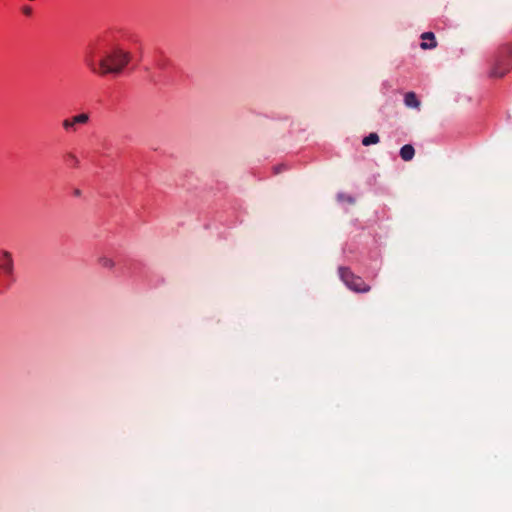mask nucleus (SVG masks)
<instances>
[{
  "instance_id": "obj_6",
  "label": "nucleus",
  "mask_w": 512,
  "mask_h": 512,
  "mask_svg": "<svg viewBox=\"0 0 512 512\" xmlns=\"http://www.w3.org/2000/svg\"><path fill=\"white\" fill-rule=\"evenodd\" d=\"M13 268L12 257L8 252H4L0 257V269L6 273H10Z\"/></svg>"
},
{
  "instance_id": "obj_9",
  "label": "nucleus",
  "mask_w": 512,
  "mask_h": 512,
  "mask_svg": "<svg viewBox=\"0 0 512 512\" xmlns=\"http://www.w3.org/2000/svg\"><path fill=\"white\" fill-rule=\"evenodd\" d=\"M378 142H379V136L375 132L370 133L369 135L365 136L362 139V144L364 146H369V145L377 144Z\"/></svg>"
},
{
  "instance_id": "obj_3",
  "label": "nucleus",
  "mask_w": 512,
  "mask_h": 512,
  "mask_svg": "<svg viewBox=\"0 0 512 512\" xmlns=\"http://www.w3.org/2000/svg\"><path fill=\"white\" fill-rule=\"evenodd\" d=\"M338 273L341 280L350 290L356 293H367L370 291V285L361 276L356 275L349 267H339Z\"/></svg>"
},
{
  "instance_id": "obj_12",
  "label": "nucleus",
  "mask_w": 512,
  "mask_h": 512,
  "mask_svg": "<svg viewBox=\"0 0 512 512\" xmlns=\"http://www.w3.org/2000/svg\"><path fill=\"white\" fill-rule=\"evenodd\" d=\"M24 13H25V14H30V13H31V8H29V7H28V8H26V9L24 10Z\"/></svg>"
},
{
  "instance_id": "obj_5",
  "label": "nucleus",
  "mask_w": 512,
  "mask_h": 512,
  "mask_svg": "<svg viewBox=\"0 0 512 512\" xmlns=\"http://www.w3.org/2000/svg\"><path fill=\"white\" fill-rule=\"evenodd\" d=\"M421 48L426 49H433L437 46V41L435 39V35L432 32H424L421 34Z\"/></svg>"
},
{
  "instance_id": "obj_7",
  "label": "nucleus",
  "mask_w": 512,
  "mask_h": 512,
  "mask_svg": "<svg viewBox=\"0 0 512 512\" xmlns=\"http://www.w3.org/2000/svg\"><path fill=\"white\" fill-rule=\"evenodd\" d=\"M404 103L407 107L418 109L420 101L414 92H407L404 95Z\"/></svg>"
},
{
  "instance_id": "obj_1",
  "label": "nucleus",
  "mask_w": 512,
  "mask_h": 512,
  "mask_svg": "<svg viewBox=\"0 0 512 512\" xmlns=\"http://www.w3.org/2000/svg\"><path fill=\"white\" fill-rule=\"evenodd\" d=\"M132 59L131 53L115 46L107 50L105 38L91 42L85 50L83 62L85 67L95 76L119 75Z\"/></svg>"
},
{
  "instance_id": "obj_2",
  "label": "nucleus",
  "mask_w": 512,
  "mask_h": 512,
  "mask_svg": "<svg viewBox=\"0 0 512 512\" xmlns=\"http://www.w3.org/2000/svg\"><path fill=\"white\" fill-rule=\"evenodd\" d=\"M512 69V46L505 44L500 46L491 61L489 75L501 78Z\"/></svg>"
},
{
  "instance_id": "obj_11",
  "label": "nucleus",
  "mask_w": 512,
  "mask_h": 512,
  "mask_svg": "<svg viewBox=\"0 0 512 512\" xmlns=\"http://www.w3.org/2000/svg\"><path fill=\"white\" fill-rule=\"evenodd\" d=\"M66 161L74 164V163L77 162V159H76V157L74 155L68 154L66 156Z\"/></svg>"
},
{
  "instance_id": "obj_4",
  "label": "nucleus",
  "mask_w": 512,
  "mask_h": 512,
  "mask_svg": "<svg viewBox=\"0 0 512 512\" xmlns=\"http://www.w3.org/2000/svg\"><path fill=\"white\" fill-rule=\"evenodd\" d=\"M89 121L87 113H81L70 118H66L62 122V126L67 132H75L79 125H85Z\"/></svg>"
},
{
  "instance_id": "obj_8",
  "label": "nucleus",
  "mask_w": 512,
  "mask_h": 512,
  "mask_svg": "<svg viewBox=\"0 0 512 512\" xmlns=\"http://www.w3.org/2000/svg\"><path fill=\"white\" fill-rule=\"evenodd\" d=\"M415 155V150H414V147L410 144H406L404 146L401 147L400 149V157L402 158V160L404 161H410L413 159Z\"/></svg>"
},
{
  "instance_id": "obj_10",
  "label": "nucleus",
  "mask_w": 512,
  "mask_h": 512,
  "mask_svg": "<svg viewBox=\"0 0 512 512\" xmlns=\"http://www.w3.org/2000/svg\"><path fill=\"white\" fill-rule=\"evenodd\" d=\"M100 264L103 267H107V268H111L113 266V262L110 259H108V258H101L100 259Z\"/></svg>"
}]
</instances>
